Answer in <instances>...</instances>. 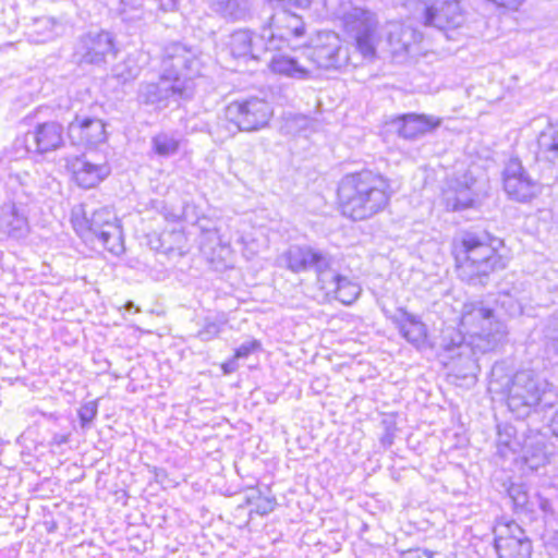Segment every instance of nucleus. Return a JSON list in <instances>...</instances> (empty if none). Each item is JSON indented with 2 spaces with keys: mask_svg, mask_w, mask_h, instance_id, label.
Returning <instances> with one entry per match:
<instances>
[{
  "mask_svg": "<svg viewBox=\"0 0 558 558\" xmlns=\"http://www.w3.org/2000/svg\"><path fill=\"white\" fill-rule=\"evenodd\" d=\"M495 549L499 558H531L532 542L526 532L514 521L495 526Z\"/></svg>",
  "mask_w": 558,
  "mask_h": 558,
  "instance_id": "nucleus-13",
  "label": "nucleus"
},
{
  "mask_svg": "<svg viewBox=\"0 0 558 558\" xmlns=\"http://www.w3.org/2000/svg\"><path fill=\"white\" fill-rule=\"evenodd\" d=\"M398 327L402 337L413 345L420 348L425 343L426 327L416 316L403 311Z\"/></svg>",
  "mask_w": 558,
  "mask_h": 558,
  "instance_id": "nucleus-26",
  "label": "nucleus"
},
{
  "mask_svg": "<svg viewBox=\"0 0 558 558\" xmlns=\"http://www.w3.org/2000/svg\"><path fill=\"white\" fill-rule=\"evenodd\" d=\"M118 49L112 33L93 29L81 35L74 46L73 57L78 64L101 65L109 57L114 58Z\"/></svg>",
  "mask_w": 558,
  "mask_h": 558,
  "instance_id": "nucleus-9",
  "label": "nucleus"
},
{
  "mask_svg": "<svg viewBox=\"0 0 558 558\" xmlns=\"http://www.w3.org/2000/svg\"><path fill=\"white\" fill-rule=\"evenodd\" d=\"M498 447L500 454H506V449L511 452H521L522 458L531 468H537L547 460L543 437L538 434L527 436L521 441L515 436V428L505 425L498 430Z\"/></svg>",
  "mask_w": 558,
  "mask_h": 558,
  "instance_id": "nucleus-12",
  "label": "nucleus"
},
{
  "mask_svg": "<svg viewBox=\"0 0 558 558\" xmlns=\"http://www.w3.org/2000/svg\"><path fill=\"white\" fill-rule=\"evenodd\" d=\"M320 289L326 293H333L335 298L341 303L350 305L360 295L362 289L360 284L345 276L336 274L331 267L327 268L318 279Z\"/></svg>",
  "mask_w": 558,
  "mask_h": 558,
  "instance_id": "nucleus-20",
  "label": "nucleus"
},
{
  "mask_svg": "<svg viewBox=\"0 0 558 558\" xmlns=\"http://www.w3.org/2000/svg\"><path fill=\"white\" fill-rule=\"evenodd\" d=\"M233 365H234V361H230L229 363H226L223 365L225 372L228 373V372L233 371V368H234Z\"/></svg>",
  "mask_w": 558,
  "mask_h": 558,
  "instance_id": "nucleus-45",
  "label": "nucleus"
},
{
  "mask_svg": "<svg viewBox=\"0 0 558 558\" xmlns=\"http://www.w3.org/2000/svg\"><path fill=\"white\" fill-rule=\"evenodd\" d=\"M461 326L469 338L476 341L477 351L482 353L494 350L508 333L505 324L495 319L493 310L485 307L482 302L463 305Z\"/></svg>",
  "mask_w": 558,
  "mask_h": 558,
  "instance_id": "nucleus-5",
  "label": "nucleus"
},
{
  "mask_svg": "<svg viewBox=\"0 0 558 558\" xmlns=\"http://www.w3.org/2000/svg\"><path fill=\"white\" fill-rule=\"evenodd\" d=\"M266 38V31L262 36H255L247 29L234 31L229 36L228 48L230 54L234 59H257L258 58V44H262Z\"/></svg>",
  "mask_w": 558,
  "mask_h": 558,
  "instance_id": "nucleus-22",
  "label": "nucleus"
},
{
  "mask_svg": "<svg viewBox=\"0 0 558 558\" xmlns=\"http://www.w3.org/2000/svg\"><path fill=\"white\" fill-rule=\"evenodd\" d=\"M545 350L547 354L558 356V328H547L545 333Z\"/></svg>",
  "mask_w": 558,
  "mask_h": 558,
  "instance_id": "nucleus-37",
  "label": "nucleus"
},
{
  "mask_svg": "<svg viewBox=\"0 0 558 558\" xmlns=\"http://www.w3.org/2000/svg\"><path fill=\"white\" fill-rule=\"evenodd\" d=\"M174 235L178 236V238H182L181 233H174Z\"/></svg>",
  "mask_w": 558,
  "mask_h": 558,
  "instance_id": "nucleus-49",
  "label": "nucleus"
},
{
  "mask_svg": "<svg viewBox=\"0 0 558 558\" xmlns=\"http://www.w3.org/2000/svg\"><path fill=\"white\" fill-rule=\"evenodd\" d=\"M266 31V50H277L282 43L290 44L292 39H299L305 34V25L302 17L295 13L282 9L275 12L269 19V29Z\"/></svg>",
  "mask_w": 558,
  "mask_h": 558,
  "instance_id": "nucleus-15",
  "label": "nucleus"
},
{
  "mask_svg": "<svg viewBox=\"0 0 558 558\" xmlns=\"http://www.w3.org/2000/svg\"><path fill=\"white\" fill-rule=\"evenodd\" d=\"M539 507L544 512H547L550 509V504L547 499H539Z\"/></svg>",
  "mask_w": 558,
  "mask_h": 558,
  "instance_id": "nucleus-44",
  "label": "nucleus"
},
{
  "mask_svg": "<svg viewBox=\"0 0 558 558\" xmlns=\"http://www.w3.org/2000/svg\"><path fill=\"white\" fill-rule=\"evenodd\" d=\"M458 377H460V375H458ZM461 377H462V378H466V375H465V374H464V375H461Z\"/></svg>",
  "mask_w": 558,
  "mask_h": 558,
  "instance_id": "nucleus-50",
  "label": "nucleus"
},
{
  "mask_svg": "<svg viewBox=\"0 0 558 558\" xmlns=\"http://www.w3.org/2000/svg\"><path fill=\"white\" fill-rule=\"evenodd\" d=\"M555 539H556V542L558 544V531L556 532Z\"/></svg>",
  "mask_w": 558,
  "mask_h": 558,
  "instance_id": "nucleus-48",
  "label": "nucleus"
},
{
  "mask_svg": "<svg viewBox=\"0 0 558 558\" xmlns=\"http://www.w3.org/2000/svg\"><path fill=\"white\" fill-rule=\"evenodd\" d=\"M408 32L400 25H392V29L388 34V40L393 50H408L410 41L404 38Z\"/></svg>",
  "mask_w": 558,
  "mask_h": 558,
  "instance_id": "nucleus-31",
  "label": "nucleus"
},
{
  "mask_svg": "<svg viewBox=\"0 0 558 558\" xmlns=\"http://www.w3.org/2000/svg\"><path fill=\"white\" fill-rule=\"evenodd\" d=\"M98 412V400L86 401L77 411L82 428H88Z\"/></svg>",
  "mask_w": 558,
  "mask_h": 558,
  "instance_id": "nucleus-30",
  "label": "nucleus"
},
{
  "mask_svg": "<svg viewBox=\"0 0 558 558\" xmlns=\"http://www.w3.org/2000/svg\"><path fill=\"white\" fill-rule=\"evenodd\" d=\"M550 430L558 438V413L551 420Z\"/></svg>",
  "mask_w": 558,
  "mask_h": 558,
  "instance_id": "nucleus-43",
  "label": "nucleus"
},
{
  "mask_svg": "<svg viewBox=\"0 0 558 558\" xmlns=\"http://www.w3.org/2000/svg\"><path fill=\"white\" fill-rule=\"evenodd\" d=\"M210 8L226 19L242 20L250 10V0H210Z\"/></svg>",
  "mask_w": 558,
  "mask_h": 558,
  "instance_id": "nucleus-28",
  "label": "nucleus"
},
{
  "mask_svg": "<svg viewBox=\"0 0 558 558\" xmlns=\"http://www.w3.org/2000/svg\"><path fill=\"white\" fill-rule=\"evenodd\" d=\"M260 347H262V343L256 339L245 341L238 349H235L234 360L245 359L253 352L259 350Z\"/></svg>",
  "mask_w": 558,
  "mask_h": 558,
  "instance_id": "nucleus-38",
  "label": "nucleus"
},
{
  "mask_svg": "<svg viewBox=\"0 0 558 558\" xmlns=\"http://www.w3.org/2000/svg\"><path fill=\"white\" fill-rule=\"evenodd\" d=\"M473 204V198L468 195L466 192H462L460 196H454L453 198L447 197V207L452 210H462L470 207Z\"/></svg>",
  "mask_w": 558,
  "mask_h": 558,
  "instance_id": "nucleus-35",
  "label": "nucleus"
},
{
  "mask_svg": "<svg viewBox=\"0 0 558 558\" xmlns=\"http://www.w3.org/2000/svg\"><path fill=\"white\" fill-rule=\"evenodd\" d=\"M343 26L355 40L357 51L366 59L376 56L379 41L375 15L362 8H351L342 14Z\"/></svg>",
  "mask_w": 558,
  "mask_h": 558,
  "instance_id": "nucleus-7",
  "label": "nucleus"
},
{
  "mask_svg": "<svg viewBox=\"0 0 558 558\" xmlns=\"http://www.w3.org/2000/svg\"><path fill=\"white\" fill-rule=\"evenodd\" d=\"M155 153L161 157H169L178 153L180 140L168 133H159L153 137Z\"/></svg>",
  "mask_w": 558,
  "mask_h": 558,
  "instance_id": "nucleus-29",
  "label": "nucleus"
},
{
  "mask_svg": "<svg viewBox=\"0 0 558 558\" xmlns=\"http://www.w3.org/2000/svg\"><path fill=\"white\" fill-rule=\"evenodd\" d=\"M135 307L134 303L132 301H129L126 304H125V308L128 311H130L131 308Z\"/></svg>",
  "mask_w": 558,
  "mask_h": 558,
  "instance_id": "nucleus-46",
  "label": "nucleus"
},
{
  "mask_svg": "<svg viewBox=\"0 0 558 558\" xmlns=\"http://www.w3.org/2000/svg\"><path fill=\"white\" fill-rule=\"evenodd\" d=\"M165 73L157 83L142 85L140 96L146 104H157L169 99L190 98L193 94V78L202 74L203 62L196 50L180 43L165 48L162 60Z\"/></svg>",
  "mask_w": 558,
  "mask_h": 558,
  "instance_id": "nucleus-1",
  "label": "nucleus"
},
{
  "mask_svg": "<svg viewBox=\"0 0 558 558\" xmlns=\"http://www.w3.org/2000/svg\"><path fill=\"white\" fill-rule=\"evenodd\" d=\"M272 109L269 102L252 97L231 102L226 110V119L219 120L210 135L223 142L238 131H256L268 124Z\"/></svg>",
  "mask_w": 558,
  "mask_h": 558,
  "instance_id": "nucleus-4",
  "label": "nucleus"
},
{
  "mask_svg": "<svg viewBox=\"0 0 558 558\" xmlns=\"http://www.w3.org/2000/svg\"><path fill=\"white\" fill-rule=\"evenodd\" d=\"M69 137L74 145L96 146L107 140L106 124L100 119L77 117L68 125Z\"/></svg>",
  "mask_w": 558,
  "mask_h": 558,
  "instance_id": "nucleus-18",
  "label": "nucleus"
},
{
  "mask_svg": "<svg viewBox=\"0 0 558 558\" xmlns=\"http://www.w3.org/2000/svg\"><path fill=\"white\" fill-rule=\"evenodd\" d=\"M534 380L532 371H521L514 374L513 378L508 384H525Z\"/></svg>",
  "mask_w": 558,
  "mask_h": 558,
  "instance_id": "nucleus-40",
  "label": "nucleus"
},
{
  "mask_svg": "<svg viewBox=\"0 0 558 558\" xmlns=\"http://www.w3.org/2000/svg\"><path fill=\"white\" fill-rule=\"evenodd\" d=\"M343 216L365 220L383 211L390 199L387 180L372 171L353 172L342 177L337 190Z\"/></svg>",
  "mask_w": 558,
  "mask_h": 558,
  "instance_id": "nucleus-2",
  "label": "nucleus"
},
{
  "mask_svg": "<svg viewBox=\"0 0 558 558\" xmlns=\"http://www.w3.org/2000/svg\"><path fill=\"white\" fill-rule=\"evenodd\" d=\"M504 191L518 203H529L542 192V184L533 179L518 158H511L502 171Z\"/></svg>",
  "mask_w": 558,
  "mask_h": 558,
  "instance_id": "nucleus-10",
  "label": "nucleus"
},
{
  "mask_svg": "<svg viewBox=\"0 0 558 558\" xmlns=\"http://www.w3.org/2000/svg\"><path fill=\"white\" fill-rule=\"evenodd\" d=\"M73 179L83 189H93L102 182L111 172L106 157L94 154L75 157L71 163Z\"/></svg>",
  "mask_w": 558,
  "mask_h": 558,
  "instance_id": "nucleus-16",
  "label": "nucleus"
},
{
  "mask_svg": "<svg viewBox=\"0 0 558 558\" xmlns=\"http://www.w3.org/2000/svg\"><path fill=\"white\" fill-rule=\"evenodd\" d=\"M277 506V500L274 496L271 497H263L260 493L256 498L255 507L250 511V515L256 513L258 515H267L275 510Z\"/></svg>",
  "mask_w": 558,
  "mask_h": 558,
  "instance_id": "nucleus-33",
  "label": "nucleus"
},
{
  "mask_svg": "<svg viewBox=\"0 0 558 558\" xmlns=\"http://www.w3.org/2000/svg\"><path fill=\"white\" fill-rule=\"evenodd\" d=\"M402 558H432L430 554L426 550L412 549L402 555Z\"/></svg>",
  "mask_w": 558,
  "mask_h": 558,
  "instance_id": "nucleus-41",
  "label": "nucleus"
},
{
  "mask_svg": "<svg viewBox=\"0 0 558 558\" xmlns=\"http://www.w3.org/2000/svg\"><path fill=\"white\" fill-rule=\"evenodd\" d=\"M414 19L440 31L458 28L464 21L458 0H414Z\"/></svg>",
  "mask_w": 558,
  "mask_h": 558,
  "instance_id": "nucleus-8",
  "label": "nucleus"
},
{
  "mask_svg": "<svg viewBox=\"0 0 558 558\" xmlns=\"http://www.w3.org/2000/svg\"><path fill=\"white\" fill-rule=\"evenodd\" d=\"M498 368H499V366H498V365H495V366H494V368H493V372H494V373H495V372H497V369H498Z\"/></svg>",
  "mask_w": 558,
  "mask_h": 558,
  "instance_id": "nucleus-47",
  "label": "nucleus"
},
{
  "mask_svg": "<svg viewBox=\"0 0 558 558\" xmlns=\"http://www.w3.org/2000/svg\"><path fill=\"white\" fill-rule=\"evenodd\" d=\"M0 229L9 236L21 238L27 233L28 222L14 204H4L0 211Z\"/></svg>",
  "mask_w": 558,
  "mask_h": 558,
  "instance_id": "nucleus-25",
  "label": "nucleus"
},
{
  "mask_svg": "<svg viewBox=\"0 0 558 558\" xmlns=\"http://www.w3.org/2000/svg\"><path fill=\"white\" fill-rule=\"evenodd\" d=\"M536 158L558 166V122L548 123L538 134Z\"/></svg>",
  "mask_w": 558,
  "mask_h": 558,
  "instance_id": "nucleus-24",
  "label": "nucleus"
},
{
  "mask_svg": "<svg viewBox=\"0 0 558 558\" xmlns=\"http://www.w3.org/2000/svg\"><path fill=\"white\" fill-rule=\"evenodd\" d=\"M311 58L318 68L326 70L339 69L349 62L347 49L336 34H327L326 41L313 49Z\"/></svg>",
  "mask_w": 558,
  "mask_h": 558,
  "instance_id": "nucleus-21",
  "label": "nucleus"
},
{
  "mask_svg": "<svg viewBox=\"0 0 558 558\" xmlns=\"http://www.w3.org/2000/svg\"><path fill=\"white\" fill-rule=\"evenodd\" d=\"M507 404L518 416L527 415L532 408L539 404L538 386H508Z\"/></svg>",
  "mask_w": 558,
  "mask_h": 558,
  "instance_id": "nucleus-23",
  "label": "nucleus"
},
{
  "mask_svg": "<svg viewBox=\"0 0 558 558\" xmlns=\"http://www.w3.org/2000/svg\"><path fill=\"white\" fill-rule=\"evenodd\" d=\"M28 150L46 154L63 145V126L56 121L38 123L25 136Z\"/></svg>",
  "mask_w": 558,
  "mask_h": 558,
  "instance_id": "nucleus-17",
  "label": "nucleus"
},
{
  "mask_svg": "<svg viewBox=\"0 0 558 558\" xmlns=\"http://www.w3.org/2000/svg\"><path fill=\"white\" fill-rule=\"evenodd\" d=\"M72 222L77 232L82 235L90 233V238L95 236L113 255H120L124 252L122 230L118 223L117 215L110 208L96 209L89 217L86 213H83L82 218L74 214Z\"/></svg>",
  "mask_w": 558,
  "mask_h": 558,
  "instance_id": "nucleus-6",
  "label": "nucleus"
},
{
  "mask_svg": "<svg viewBox=\"0 0 558 558\" xmlns=\"http://www.w3.org/2000/svg\"><path fill=\"white\" fill-rule=\"evenodd\" d=\"M277 264L295 274L314 269L318 280L320 275L332 266L333 258L330 254L311 246L291 245L278 256Z\"/></svg>",
  "mask_w": 558,
  "mask_h": 558,
  "instance_id": "nucleus-11",
  "label": "nucleus"
},
{
  "mask_svg": "<svg viewBox=\"0 0 558 558\" xmlns=\"http://www.w3.org/2000/svg\"><path fill=\"white\" fill-rule=\"evenodd\" d=\"M391 123L401 137L415 140L439 128L441 118L429 114L407 113L397 117Z\"/></svg>",
  "mask_w": 558,
  "mask_h": 558,
  "instance_id": "nucleus-19",
  "label": "nucleus"
},
{
  "mask_svg": "<svg viewBox=\"0 0 558 558\" xmlns=\"http://www.w3.org/2000/svg\"><path fill=\"white\" fill-rule=\"evenodd\" d=\"M381 424L384 426L385 432L380 437V444L384 447L389 448L395 440L397 430L396 423L392 420L385 418L383 420Z\"/></svg>",
  "mask_w": 558,
  "mask_h": 558,
  "instance_id": "nucleus-36",
  "label": "nucleus"
},
{
  "mask_svg": "<svg viewBox=\"0 0 558 558\" xmlns=\"http://www.w3.org/2000/svg\"><path fill=\"white\" fill-rule=\"evenodd\" d=\"M508 495L517 509H527L529 496L522 485H511Z\"/></svg>",
  "mask_w": 558,
  "mask_h": 558,
  "instance_id": "nucleus-34",
  "label": "nucleus"
},
{
  "mask_svg": "<svg viewBox=\"0 0 558 558\" xmlns=\"http://www.w3.org/2000/svg\"><path fill=\"white\" fill-rule=\"evenodd\" d=\"M476 352V341L471 338L466 341L457 328L446 327L441 330L438 354L445 365L458 360L465 368L473 369Z\"/></svg>",
  "mask_w": 558,
  "mask_h": 558,
  "instance_id": "nucleus-14",
  "label": "nucleus"
},
{
  "mask_svg": "<svg viewBox=\"0 0 558 558\" xmlns=\"http://www.w3.org/2000/svg\"><path fill=\"white\" fill-rule=\"evenodd\" d=\"M220 332V326L216 323L206 324L199 332V337L203 340H211L217 337Z\"/></svg>",
  "mask_w": 558,
  "mask_h": 558,
  "instance_id": "nucleus-39",
  "label": "nucleus"
},
{
  "mask_svg": "<svg viewBox=\"0 0 558 558\" xmlns=\"http://www.w3.org/2000/svg\"><path fill=\"white\" fill-rule=\"evenodd\" d=\"M501 244L486 232H464L457 247L459 277L472 284H484V280L494 271L504 269L506 262L497 253L494 243Z\"/></svg>",
  "mask_w": 558,
  "mask_h": 558,
  "instance_id": "nucleus-3",
  "label": "nucleus"
},
{
  "mask_svg": "<svg viewBox=\"0 0 558 558\" xmlns=\"http://www.w3.org/2000/svg\"><path fill=\"white\" fill-rule=\"evenodd\" d=\"M270 70L279 75L295 80L308 77V71L299 64L296 59L286 54H275L269 62Z\"/></svg>",
  "mask_w": 558,
  "mask_h": 558,
  "instance_id": "nucleus-27",
  "label": "nucleus"
},
{
  "mask_svg": "<svg viewBox=\"0 0 558 558\" xmlns=\"http://www.w3.org/2000/svg\"><path fill=\"white\" fill-rule=\"evenodd\" d=\"M288 1L299 9H306L312 3V0H288Z\"/></svg>",
  "mask_w": 558,
  "mask_h": 558,
  "instance_id": "nucleus-42",
  "label": "nucleus"
},
{
  "mask_svg": "<svg viewBox=\"0 0 558 558\" xmlns=\"http://www.w3.org/2000/svg\"><path fill=\"white\" fill-rule=\"evenodd\" d=\"M113 75L122 82L133 80L138 74V69L133 64V61L128 59L113 68Z\"/></svg>",
  "mask_w": 558,
  "mask_h": 558,
  "instance_id": "nucleus-32",
  "label": "nucleus"
}]
</instances>
